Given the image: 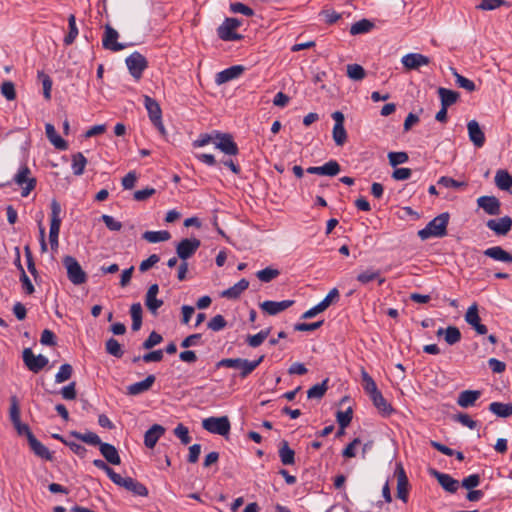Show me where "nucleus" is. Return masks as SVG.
I'll use <instances>...</instances> for the list:
<instances>
[{"label":"nucleus","mask_w":512,"mask_h":512,"mask_svg":"<svg viewBox=\"0 0 512 512\" xmlns=\"http://www.w3.org/2000/svg\"><path fill=\"white\" fill-rule=\"evenodd\" d=\"M450 215L444 212L432 219L425 228L418 231V236L421 240H427L432 237L441 238L447 234V226Z\"/></svg>","instance_id":"nucleus-1"},{"label":"nucleus","mask_w":512,"mask_h":512,"mask_svg":"<svg viewBox=\"0 0 512 512\" xmlns=\"http://www.w3.org/2000/svg\"><path fill=\"white\" fill-rule=\"evenodd\" d=\"M264 360V355H261L258 359L249 361L243 358H224L217 362L216 367H227L235 368L240 370V377L246 378L251 374Z\"/></svg>","instance_id":"nucleus-2"},{"label":"nucleus","mask_w":512,"mask_h":512,"mask_svg":"<svg viewBox=\"0 0 512 512\" xmlns=\"http://www.w3.org/2000/svg\"><path fill=\"white\" fill-rule=\"evenodd\" d=\"M51 207V221H50V231H49V242L51 245V248L53 250H56L58 247V237L60 232V226H61V205L56 200L53 199L50 204Z\"/></svg>","instance_id":"nucleus-3"},{"label":"nucleus","mask_w":512,"mask_h":512,"mask_svg":"<svg viewBox=\"0 0 512 512\" xmlns=\"http://www.w3.org/2000/svg\"><path fill=\"white\" fill-rule=\"evenodd\" d=\"M63 265L67 270V277L74 285H81L87 281V275L79 262L72 256L63 258Z\"/></svg>","instance_id":"nucleus-4"},{"label":"nucleus","mask_w":512,"mask_h":512,"mask_svg":"<svg viewBox=\"0 0 512 512\" xmlns=\"http://www.w3.org/2000/svg\"><path fill=\"white\" fill-rule=\"evenodd\" d=\"M202 427L210 433L226 436L230 432L231 424L227 416L208 417L202 421Z\"/></svg>","instance_id":"nucleus-5"},{"label":"nucleus","mask_w":512,"mask_h":512,"mask_svg":"<svg viewBox=\"0 0 512 512\" xmlns=\"http://www.w3.org/2000/svg\"><path fill=\"white\" fill-rule=\"evenodd\" d=\"M31 171L27 165L20 167L16 175L14 176L15 183L21 187V195L26 197L36 186V179L31 177Z\"/></svg>","instance_id":"nucleus-6"},{"label":"nucleus","mask_w":512,"mask_h":512,"mask_svg":"<svg viewBox=\"0 0 512 512\" xmlns=\"http://www.w3.org/2000/svg\"><path fill=\"white\" fill-rule=\"evenodd\" d=\"M25 366L33 373L40 372L47 364L48 359L42 354L35 355L31 348H25L22 352Z\"/></svg>","instance_id":"nucleus-7"},{"label":"nucleus","mask_w":512,"mask_h":512,"mask_svg":"<svg viewBox=\"0 0 512 512\" xmlns=\"http://www.w3.org/2000/svg\"><path fill=\"white\" fill-rule=\"evenodd\" d=\"M144 106L148 112L151 122L158 128L161 134L165 133L162 123V111L159 103L150 96H144Z\"/></svg>","instance_id":"nucleus-8"},{"label":"nucleus","mask_w":512,"mask_h":512,"mask_svg":"<svg viewBox=\"0 0 512 512\" xmlns=\"http://www.w3.org/2000/svg\"><path fill=\"white\" fill-rule=\"evenodd\" d=\"M241 25V21L237 18H226L222 25L218 28V36L224 41H236L242 38V35L234 31Z\"/></svg>","instance_id":"nucleus-9"},{"label":"nucleus","mask_w":512,"mask_h":512,"mask_svg":"<svg viewBox=\"0 0 512 512\" xmlns=\"http://www.w3.org/2000/svg\"><path fill=\"white\" fill-rule=\"evenodd\" d=\"M117 479H113V483L125 488L126 490L130 491L134 495L146 497L148 495V489L145 485L140 483L139 481L135 480L132 477H122L120 474L117 473Z\"/></svg>","instance_id":"nucleus-10"},{"label":"nucleus","mask_w":512,"mask_h":512,"mask_svg":"<svg viewBox=\"0 0 512 512\" xmlns=\"http://www.w3.org/2000/svg\"><path fill=\"white\" fill-rule=\"evenodd\" d=\"M126 65L130 74L135 79H140L143 71L147 68L146 58L139 52H134L126 58Z\"/></svg>","instance_id":"nucleus-11"},{"label":"nucleus","mask_w":512,"mask_h":512,"mask_svg":"<svg viewBox=\"0 0 512 512\" xmlns=\"http://www.w3.org/2000/svg\"><path fill=\"white\" fill-rule=\"evenodd\" d=\"M201 242L197 238H185L182 239L176 246L177 256L182 260L186 261L191 258L198 248L200 247Z\"/></svg>","instance_id":"nucleus-12"},{"label":"nucleus","mask_w":512,"mask_h":512,"mask_svg":"<svg viewBox=\"0 0 512 512\" xmlns=\"http://www.w3.org/2000/svg\"><path fill=\"white\" fill-rule=\"evenodd\" d=\"M119 37L118 32L109 24L105 25V31L102 38V45L105 49L114 52L121 51L127 47L126 44L117 42Z\"/></svg>","instance_id":"nucleus-13"},{"label":"nucleus","mask_w":512,"mask_h":512,"mask_svg":"<svg viewBox=\"0 0 512 512\" xmlns=\"http://www.w3.org/2000/svg\"><path fill=\"white\" fill-rule=\"evenodd\" d=\"M332 118L335 121L332 131L333 140L337 146H342L347 140V132L344 128V115L340 111H335L332 114Z\"/></svg>","instance_id":"nucleus-14"},{"label":"nucleus","mask_w":512,"mask_h":512,"mask_svg":"<svg viewBox=\"0 0 512 512\" xmlns=\"http://www.w3.org/2000/svg\"><path fill=\"white\" fill-rule=\"evenodd\" d=\"M215 138L218 142H215L216 148L221 150L223 153L227 155H237L239 152L237 144L233 141V138L230 134H222L216 132Z\"/></svg>","instance_id":"nucleus-15"},{"label":"nucleus","mask_w":512,"mask_h":512,"mask_svg":"<svg viewBox=\"0 0 512 512\" xmlns=\"http://www.w3.org/2000/svg\"><path fill=\"white\" fill-rule=\"evenodd\" d=\"M401 63L407 70H417L421 66L428 65L430 59L420 53H408L401 58Z\"/></svg>","instance_id":"nucleus-16"},{"label":"nucleus","mask_w":512,"mask_h":512,"mask_svg":"<svg viewBox=\"0 0 512 512\" xmlns=\"http://www.w3.org/2000/svg\"><path fill=\"white\" fill-rule=\"evenodd\" d=\"M477 205L488 215L497 216L501 213V203L495 196H481L477 199Z\"/></svg>","instance_id":"nucleus-17"},{"label":"nucleus","mask_w":512,"mask_h":512,"mask_svg":"<svg viewBox=\"0 0 512 512\" xmlns=\"http://www.w3.org/2000/svg\"><path fill=\"white\" fill-rule=\"evenodd\" d=\"M396 475H397V497L406 503L408 501V494H409V481H408L407 475L405 473V470L401 464L397 465Z\"/></svg>","instance_id":"nucleus-18"},{"label":"nucleus","mask_w":512,"mask_h":512,"mask_svg":"<svg viewBox=\"0 0 512 512\" xmlns=\"http://www.w3.org/2000/svg\"><path fill=\"white\" fill-rule=\"evenodd\" d=\"M341 170L339 163L336 160H330L323 166H312L307 169L310 174H317L323 176H336Z\"/></svg>","instance_id":"nucleus-19"},{"label":"nucleus","mask_w":512,"mask_h":512,"mask_svg":"<svg viewBox=\"0 0 512 512\" xmlns=\"http://www.w3.org/2000/svg\"><path fill=\"white\" fill-rule=\"evenodd\" d=\"M294 304V300H283V301H264L260 304V308L263 312L268 315H276Z\"/></svg>","instance_id":"nucleus-20"},{"label":"nucleus","mask_w":512,"mask_h":512,"mask_svg":"<svg viewBox=\"0 0 512 512\" xmlns=\"http://www.w3.org/2000/svg\"><path fill=\"white\" fill-rule=\"evenodd\" d=\"M470 141L475 147L481 148L485 144V134L476 120H471L467 124Z\"/></svg>","instance_id":"nucleus-21"},{"label":"nucleus","mask_w":512,"mask_h":512,"mask_svg":"<svg viewBox=\"0 0 512 512\" xmlns=\"http://www.w3.org/2000/svg\"><path fill=\"white\" fill-rule=\"evenodd\" d=\"M155 380V375H148L144 380L127 386L126 393L130 396H136L145 393L152 388L153 384L155 383Z\"/></svg>","instance_id":"nucleus-22"},{"label":"nucleus","mask_w":512,"mask_h":512,"mask_svg":"<svg viewBox=\"0 0 512 512\" xmlns=\"http://www.w3.org/2000/svg\"><path fill=\"white\" fill-rule=\"evenodd\" d=\"M486 225L497 235H506L512 228V219L509 216H504L498 220L490 219Z\"/></svg>","instance_id":"nucleus-23"},{"label":"nucleus","mask_w":512,"mask_h":512,"mask_svg":"<svg viewBox=\"0 0 512 512\" xmlns=\"http://www.w3.org/2000/svg\"><path fill=\"white\" fill-rule=\"evenodd\" d=\"M245 71V67L242 65L231 66L216 74L215 82L218 85L224 84L231 80L238 78Z\"/></svg>","instance_id":"nucleus-24"},{"label":"nucleus","mask_w":512,"mask_h":512,"mask_svg":"<svg viewBox=\"0 0 512 512\" xmlns=\"http://www.w3.org/2000/svg\"><path fill=\"white\" fill-rule=\"evenodd\" d=\"M431 474L437 479L438 483L447 492L455 493L458 490L459 482L452 478L449 474L441 473L436 470H433Z\"/></svg>","instance_id":"nucleus-25"},{"label":"nucleus","mask_w":512,"mask_h":512,"mask_svg":"<svg viewBox=\"0 0 512 512\" xmlns=\"http://www.w3.org/2000/svg\"><path fill=\"white\" fill-rule=\"evenodd\" d=\"M165 433L162 425H152L144 435V444L147 448H154L159 438Z\"/></svg>","instance_id":"nucleus-26"},{"label":"nucleus","mask_w":512,"mask_h":512,"mask_svg":"<svg viewBox=\"0 0 512 512\" xmlns=\"http://www.w3.org/2000/svg\"><path fill=\"white\" fill-rule=\"evenodd\" d=\"M480 396L481 391L479 390H464L459 393L457 404L462 408L472 407Z\"/></svg>","instance_id":"nucleus-27"},{"label":"nucleus","mask_w":512,"mask_h":512,"mask_svg":"<svg viewBox=\"0 0 512 512\" xmlns=\"http://www.w3.org/2000/svg\"><path fill=\"white\" fill-rule=\"evenodd\" d=\"M484 255L500 262L512 263V255L501 246H493L484 250Z\"/></svg>","instance_id":"nucleus-28"},{"label":"nucleus","mask_w":512,"mask_h":512,"mask_svg":"<svg viewBox=\"0 0 512 512\" xmlns=\"http://www.w3.org/2000/svg\"><path fill=\"white\" fill-rule=\"evenodd\" d=\"M28 443L36 456L48 461L52 460V454L49 449L44 446L34 435H29Z\"/></svg>","instance_id":"nucleus-29"},{"label":"nucleus","mask_w":512,"mask_h":512,"mask_svg":"<svg viewBox=\"0 0 512 512\" xmlns=\"http://www.w3.org/2000/svg\"><path fill=\"white\" fill-rule=\"evenodd\" d=\"M45 133L48 138V140L51 142V144L54 145V147L58 150H66L68 148L67 142L57 134L55 127L47 123L45 125Z\"/></svg>","instance_id":"nucleus-30"},{"label":"nucleus","mask_w":512,"mask_h":512,"mask_svg":"<svg viewBox=\"0 0 512 512\" xmlns=\"http://www.w3.org/2000/svg\"><path fill=\"white\" fill-rule=\"evenodd\" d=\"M99 450L108 463L112 465H119L121 463L119 453L112 444L102 442Z\"/></svg>","instance_id":"nucleus-31"},{"label":"nucleus","mask_w":512,"mask_h":512,"mask_svg":"<svg viewBox=\"0 0 512 512\" xmlns=\"http://www.w3.org/2000/svg\"><path fill=\"white\" fill-rule=\"evenodd\" d=\"M249 286V282L246 279H241L232 287L224 290L221 296L227 299H237L242 292H244Z\"/></svg>","instance_id":"nucleus-32"},{"label":"nucleus","mask_w":512,"mask_h":512,"mask_svg":"<svg viewBox=\"0 0 512 512\" xmlns=\"http://www.w3.org/2000/svg\"><path fill=\"white\" fill-rule=\"evenodd\" d=\"M444 335L447 344L454 345L461 340V332L456 326H449L446 329L439 328L437 336Z\"/></svg>","instance_id":"nucleus-33"},{"label":"nucleus","mask_w":512,"mask_h":512,"mask_svg":"<svg viewBox=\"0 0 512 512\" xmlns=\"http://www.w3.org/2000/svg\"><path fill=\"white\" fill-rule=\"evenodd\" d=\"M370 397L374 406L383 415L388 416L393 412L392 406L386 401L380 391L375 392L374 394L370 395Z\"/></svg>","instance_id":"nucleus-34"},{"label":"nucleus","mask_w":512,"mask_h":512,"mask_svg":"<svg viewBox=\"0 0 512 512\" xmlns=\"http://www.w3.org/2000/svg\"><path fill=\"white\" fill-rule=\"evenodd\" d=\"M374 280H377L379 285L385 282V279L381 277L380 271L378 270L367 269L357 275V281L361 284H368Z\"/></svg>","instance_id":"nucleus-35"},{"label":"nucleus","mask_w":512,"mask_h":512,"mask_svg":"<svg viewBox=\"0 0 512 512\" xmlns=\"http://www.w3.org/2000/svg\"><path fill=\"white\" fill-rule=\"evenodd\" d=\"M438 95L441 100V106L450 107L457 102L459 93L447 88L440 87L438 89Z\"/></svg>","instance_id":"nucleus-36"},{"label":"nucleus","mask_w":512,"mask_h":512,"mask_svg":"<svg viewBox=\"0 0 512 512\" xmlns=\"http://www.w3.org/2000/svg\"><path fill=\"white\" fill-rule=\"evenodd\" d=\"M279 457L283 465H293L295 463V452L287 441H282L279 448Z\"/></svg>","instance_id":"nucleus-37"},{"label":"nucleus","mask_w":512,"mask_h":512,"mask_svg":"<svg viewBox=\"0 0 512 512\" xmlns=\"http://www.w3.org/2000/svg\"><path fill=\"white\" fill-rule=\"evenodd\" d=\"M70 436L92 446L100 447V445L102 444L100 437L94 432L80 433L77 431H71Z\"/></svg>","instance_id":"nucleus-38"},{"label":"nucleus","mask_w":512,"mask_h":512,"mask_svg":"<svg viewBox=\"0 0 512 512\" xmlns=\"http://www.w3.org/2000/svg\"><path fill=\"white\" fill-rule=\"evenodd\" d=\"M489 410L498 417L507 418L512 415V403L492 402Z\"/></svg>","instance_id":"nucleus-39"},{"label":"nucleus","mask_w":512,"mask_h":512,"mask_svg":"<svg viewBox=\"0 0 512 512\" xmlns=\"http://www.w3.org/2000/svg\"><path fill=\"white\" fill-rule=\"evenodd\" d=\"M495 184L500 190H509L512 187V176L503 169L496 172Z\"/></svg>","instance_id":"nucleus-40"},{"label":"nucleus","mask_w":512,"mask_h":512,"mask_svg":"<svg viewBox=\"0 0 512 512\" xmlns=\"http://www.w3.org/2000/svg\"><path fill=\"white\" fill-rule=\"evenodd\" d=\"M143 309L139 302L133 303L130 307V315L132 318V330L138 331L142 326Z\"/></svg>","instance_id":"nucleus-41"},{"label":"nucleus","mask_w":512,"mask_h":512,"mask_svg":"<svg viewBox=\"0 0 512 512\" xmlns=\"http://www.w3.org/2000/svg\"><path fill=\"white\" fill-rule=\"evenodd\" d=\"M142 238L150 243H158L168 241L171 238V234L166 231H146L143 233Z\"/></svg>","instance_id":"nucleus-42"},{"label":"nucleus","mask_w":512,"mask_h":512,"mask_svg":"<svg viewBox=\"0 0 512 512\" xmlns=\"http://www.w3.org/2000/svg\"><path fill=\"white\" fill-rule=\"evenodd\" d=\"M86 164H87V159L81 152L74 154L72 156L73 174L76 176L82 175L84 173Z\"/></svg>","instance_id":"nucleus-43"},{"label":"nucleus","mask_w":512,"mask_h":512,"mask_svg":"<svg viewBox=\"0 0 512 512\" xmlns=\"http://www.w3.org/2000/svg\"><path fill=\"white\" fill-rule=\"evenodd\" d=\"M451 72L455 77V82L458 85V87L463 88L468 92H473L476 90V85L472 80L462 76L454 68H451Z\"/></svg>","instance_id":"nucleus-44"},{"label":"nucleus","mask_w":512,"mask_h":512,"mask_svg":"<svg viewBox=\"0 0 512 512\" xmlns=\"http://www.w3.org/2000/svg\"><path fill=\"white\" fill-rule=\"evenodd\" d=\"M346 71L347 76L354 81H361L366 77L365 69L359 64H348Z\"/></svg>","instance_id":"nucleus-45"},{"label":"nucleus","mask_w":512,"mask_h":512,"mask_svg":"<svg viewBox=\"0 0 512 512\" xmlns=\"http://www.w3.org/2000/svg\"><path fill=\"white\" fill-rule=\"evenodd\" d=\"M271 332V328H266L261 330L259 333L255 335H248L246 342L250 347L256 348L259 347L265 339L269 336Z\"/></svg>","instance_id":"nucleus-46"},{"label":"nucleus","mask_w":512,"mask_h":512,"mask_svg":"<svg viewBox=\"0 0 512 512\" xmlns=\"http://www.w3.org/2000/svg\"><path fill=\"white\" fill-rule=\"evenodd\" d=\"M105 350L108 354L116 358H121L124 354L121 344L113 337L105 342Z\"/></svg>","instance_id":"nucleus-47"},{"label":"nucleus","mask_w":512,"mask_h":512,"mask_svg":"<svg viewBox=\"0 0 512 512\" xmlns=\"http://www.w3.org/2000/svg\"><path fill=\"white\" fill-rule=\"evenodd\" d=\"M68 27H69V32L64 38V44L67 46L71 45L75 41L76 37L78 36V28L76 25V18H75L74 14H71L68 17Z\"/></svg>","instance_id":"nucleus-48"},{"label":"nucleus","mask_w":512,"mask_h":512,"mask_svg":"<svg viewBox=\"0 0 512 512\" xmlns=\"http://www.w3.org/2000/svg\"><path fill=\"white\" fill-rule=\"evenodd\" d=\"M328 381H329L328 379H325V380H323L322 383L312 386L307 391V397L309 399H321L328 389V386H327Z\"/></svg>","instance_id":"nucleus-49"},{"label":"nucleus","mask_w":512,"mask_h":512,"mask_svg":"<svg viewBox=\"0 0 512 512\" xmlns=\"http://www.w3.org/2000/svg\"><path fill=\"white\" fill-rule=\"evenodd\" d=\"M373 23L367 19H362L354 23L350 28L351 35H358L369 32L373 28Z\"/></svg>","instance_id":"nucleus-50"},{"label":"nucleus","mask_w":512,"mask_h":512,"mask_svg":"<svg viewBox=\"0 0 512 512\" xmlns=\"http://www.w3.org/2000/svg\"><path fill=\"white\" fill-rule=\"evenodd\" d=\"M280 275V271L276 268L267 267L256 273L257 278L264 283H268Z\"/></svg>","instance_id":"nucleus-51"},{"label":"nucleus","mask_w":512,"mask_h":512,"mask_svg":"<svg viewBox=\"0 0 512 512\" xmlns=\"http://www.w3.org/2000/svg\"><path fill=\"white\" fill-rule=\"evenodd\" d=\"M163 305V300L158 299L157 295H145V306L151 314L157 315L159 308Z\"/></svg>","instance_id":"nucleus-52"},{"label":"nucleus","mask_w":512,"mask_h":512,"mask_svg":"<svg viewBox=\"0 0 512 512\" xmlns=\"http://www.w3.org/2000/svg\"><path fill=\"white\" fill-rule=\"evenodd\" d=\"M38 79L42 83L44 98L46 100H50L51 99V90H52V80H51L50 76L45 74L42 71H39Z\"/></svg>","instance_id":"nucleus-53"},{"label":"nucleus","mask_w":512,"mask_h":512,"mask_svg":"<svg viewBox=\"0 0 512 512\" xmlns=\"http://www.w3.org/2000/svg\"><path fill=\"white\" fill-rule=\"evenodd\" d=\"M438 185L443 186L445 188H453V189H461L467 186V183L464 181H458L451 177L442 176L438 180Z\"/></svg>","instance_id":"nucleus-54"},{"label":"nucleus","mask_w":512,"mask_h":512,"mask_svg":"<svg viewBox=\"0 0 512 512\" xmlns=\"http://www.w3.org/2000/svg\"><path fill=\"white\" fill-rule=\"evenodd\" d=\"M73 368L70 364L65 363L60 366L59 371L55 375L56 383H63L69 380L72 376Z\"/></svg>","instance_id":"nucleus-55"},{"label":"nucleus","mask_w":512,"mask_h":512,"mask_svg":"<svg viewBox=\"0 0 512 512\" xmlns=\"http://www.w3.org/2000/svg\"><path fill=\"white\" fill-rule=\"evenodd\" d=\"M465 321L472 327L480 322L477 303H473L465 314Z\"/></svg>","instance_id":"nucleus-56"},{"label":"nucleus","mask_w":512,"mask_h":512,"mask_svg":"<svg viewBox=\"0 0 512 512\" xmlns=\"http://www.w3.org/2000/svg\"><path fill=\"white\" fill-rule=\"evenodd\" d=\"M361 377H362V381L364 383V385H363L364 390L369 395H372L375 392L379 391L375 381L373 380V378L365 370H362Z\"/></svg>","instance_id":"nucleus-57"},{"label":"nucleus","mask_w":512,"mask_h":512,"mask_svg":"<svg viewBox=\"0 0 512 512\" xmlns=\"http://www.w3.org/2000/svg\"><path fill=\"white\" fill-rule=\"evenodd\" d=\"M227 326V321L225 320V318L218 314L216 316H214L213 318L210 319V321L208 322L207 324V327L214 331V332H218V331H221L223 330L225 327Z\"/></svg>","instance_id":"nucleus-58"},{"label":"nucleus","mask_w":512,"mask_h":512,"mask_svg":"<svg viewBox=\"0 0 512 512\" xmlns=\"http://www.w3.org/2000/svg\"><path fill=\"white\" fill-rule=\"evenodd\" d=\"M9 416L13 424L20 421V407L16 396L10 397Z\"/></svg>","instance_id":"nucleus-59"},{"label":"nucleus","mask_w":512,"mask_h":512,"mask_svg":"<svg viewBox=\"0 0 512 512\" xmlns=\"http://www.w3.org/2000/svg\"><path fill=\"white\" fill-rule=\"evenodd\" d=\"M388 159L391 166L396 167L408 161V154L406 152H389Z\"/></svg>","instance_id":"nucleus-60"},{"label":"nucleus","mask_w":512,"mask_h":512,"mask_svg":"<svg viewBox=\"0 0 512 512\" xmlns=\"http://www.w3.org/2000/svg\"><path fill=\"white\" fill-rule=\"evenodd\" d=\"M337 422L341 427V430H345V428L350 424L352 420V410L348 408L346 411H338L337 412Z\"/></svg>","instance_id":"nucleus-61"},{"label":"nucleus","mask_w":512,"mask_h":512,"mask_svg":"<svg viewBox=\"0 0 512 512\" xmlns=\"http://www.w3.org/2000/svg\"><path fill=\"white\" fill-rule=\"evenodd\" d=\"M1 94L9 101L16 98L15 85L11 81H5L1 85Z\"/></svg>","instance_id":"nucleus-62"},{"label":"nucleus","mask_w":512,"mask_h":512,"mask_svg":"<svg viewBox=\"0 0 512 512\" xmlns=\"http://www.w3.org/2000/svg\"><path fill=\"white\" fill-rule=\"evenodd\" d=\"M174 434L178 437L182 444L187 445L191 441V437L189 436V430L183 424H178L174 429Z\"/></svg>","instance_id":"nucleus-63"},{"label":"nucleus","mask_w":512,"mask_h":512,"mask_svg":"<svg viewBox=\"0 0 512 512\" xmlns=\"http://www.w3.org/2000/svg\"><path fill=\"white\" fill-rule=\"evenodd\" d=\"M162 341H163L162 336L159 333L153 331L150 333L148 338L143 342L142 347L144 349L148 350V349H151L154 346L160 344Z\"/></svg>","instance_id":"nucleus-64"}]
</instances>
